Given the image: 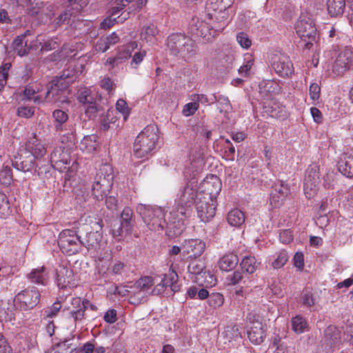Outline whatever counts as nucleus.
<instances>
[{
	"label": "nucleus",
	"mask_w": 353,
	"mask_h": 353,
	"mask_svg": "<svg viewBox=\"0 0 353 353\" xmlns=\"http://www.w3.org/2000/svg\"><path fill=\"white\" fill-rule=\"evenodd\" d=\"M11 67V63H6L0 67V90L6 84V81L8 77V71Z\"/></svg>",
	"instance_id": "nucleus-50"
},
{
	"label": "nucleus",
	"mask_w": 353,
	"mask_h": 353,
	"mask_svg": "<svg viewBox=\"0 0 353 353\" xmlns=\"http://www.w3.org/2000/svg\"><path fill=\"white\" fill-rule=\"evenodd\" d=\"M214 100L219 103L218 108L220 112H229L232 110V108L230 102L227 97L223 95H213Z\"/></svg>",
	"instance_id": "nucleus-42"
},
{
	"label": "nucleus",
	"mask_w": 353,
	"mask_h": 353,
	"mask_svg": "<svg viewBox=\"0 0 353 353\" xmlns=\"http://www.w3.org/2000/svg\"><path fill=\"white\" fill-rule=\"evenodd\" d=\"M325 341L327 345L332 346L340 342V332L336 326L330 325L324 332Z\"/></svg>",
	"instance_id": "nucleus-32"
},
{
	"label": "nucleus",
	"mask_w": 353,
	"mask_h": 353,
	"mask_svg": "<svg viewBox=\"0 0 353 353\" xmlns=\"http://www.w3.org/2000/svg\"><path fill=\"white\" fill-rule=\"evenodd\" d=\"M9 203L6 196L0 192V214H1L2 216L7 215L9 212Z\"/></svg>",
	"instance_id": "nucleus-54"
},
{
	"label": "nucleus",
	"mask_w": 353,
	"mask_h": 353,
	"mask_svg": "<svg viewBox=\"0 0 353 353\" xmlns=\"http://www.w3.org/2000/svg\"><path fill=\"white\" fill-rule=\"evenodd\" d=\"M116 108L123 114L124 119H126L129 114V108L127 103L123 99H119L116 103Z\"/></svg>",
	"instance_id": "nucleus-56"
},
{
	"label": "nucleus",
	"mask_w": 353,
	"mask_h": 353,
	"mask_svg": "<svg viewBox=\"0 0 353 353\" xmlns=\"http://www.w3.org/2000/svg\"><path fill=\"white\" fill-rule=\"evenodd\" d=\"M245 278L249 279L247 276L244 275V273L242 270H235L232 274H228L225 280L229 285H236L240 283H242L246 285Z\"/></svg>",
	"instance_id": "nucleus-37"
},
{
	"label": "nucleus",
	"mask_w": 353,
	"mask_h": 353,
	"mask_svg": "<svg viewBox=\"0 0 353 353\" xmlns=\"http://www.w3.org/2000/svg\"><path fill=\"white\" fill-rule=\"evenodd\" d=\"M259 264L254 256H247L243 259L240 265L243 272L250 274L256 271Z\"/></svg>",
	"instance_id": "nucleus-36"
},
{
	"label": "nucleus",
	"mask_w": 353,
	"mask_h": 353,
	"mask_svg": "<svg viewBox=\"0 0 353 353\" xmlns=\"http://www.w3.org/2000/svg\"><path fill=\"white\" fill-rule=\"evenodd\" d=\"M29 34L30 31L27 30L23 34L17 36L13 41L12 46L14 51L21 57L28 54L30 49V48L28 46V41L25 40L27 34Z\"/></svg>",
	"instance_id": "nucleus-26"
},
{
	"label": "nucleus",
	"mask_w": 353,
	"mask_h": 353,
	"mask_svg": "<svg viewBox=\"0 0 353 353\" xmlns=\"http://www.w3.org/2000/svg\"><path fill=\"white\" fill-rule=\"evenodd\" d=\"M34 114V110L30 107H19L17 109V115L24 118H30Z\"/></svg>",
	"instance_id": "nucleus-59"
},
{
	"label": "nucleus",
	"mask_w": 353,
	"mask_h": 353,
	"mask_svg": "<svg viewBox=\"0 0 353 353\" xmlns=\"http://www.w3.org/2000/svg\"><path fill=\"white\" fill-rule=\"evenodd\" d=\"M236 40L241 47L248 48L251 46V40L244 32H239L236 35Z\"/></svg>",
	"instance_id": "nucleus-55"
},
{
	"label": "nucleus",
	"mask_w": 353,
	"mask_h": 353,
	"mask_svg": "<svg viewBox=\"0 0 353 353\" xmlns=\"http://www.w3.org/2000/svg\"><path fill=\"white\" fill-rule=\"evenodd\" d=\"M137 211L150 230L160 232L165 229V213L161 208L140 204Z\"/></svg>",
	"instance_id": "nucleus-5"
},
{
	"label": "nucleus",
	"mask_w": 353,
	"mask_h": 353,
	"mask_svg": "<svg viewBox=\"0 0 353 353\" xmlns=\"http://www.w3.org/2000/svg\"><path fill=\"white\" fill-rule=\"evenodd\" d=\"M24 150L32 154L35 159H40L46 154L44 144L36 137L35 133H32V136L28 138Z\"/></svg>",
	"instance_id": "nucleus-21"
},
{
	"label": "nucleus",
	"mask_w": 353,
	"mask_h": 353,
	"mask_svg": "<svg viewBox=\"0 0 353 353\" xmlns=\"http://www.w3.org/2000/svg\"><path fill=\"white\" fill-rule=\"evenodd\" d=\"M272 68L281 77H290L294 72L293 63L285 54L274 53L271 56Z\"/></svg>",
	"instance_id": "nucleus-14"
},
{
	"label": "nucleus",
	"mask_w": 353,
	"mask_h": 353,
	"mask_svg": "<svg viewBox=\"0 0 353 353\" xmlns=\"http://www.w3.org/2000/svg\"><path fill=\"white\" fill-rule=\"evenodd\" d=\"M291 323L292 330L296 334H301L304 332L307 328V321L303 316L300 315H297L292 318Z\"/></svg>",
	"instance_id": "nucleus-41"
},
{
	"label": "nucleus",
	"mask_w": 353,
	"mask_h": 353,
	"mask_svg": "<svg viewBox=\"0 0 353 353\" xmlns=\"http://www.w3.org/2000/svg\"><path fill=\"white\" fill-rule=\"evenodd\" d=\"M223 339V343L227 344L232 340L241 338V332L238 325L227 326L221 334Z\"/></svg>",
	"instance_id": "nucleus-33"
},
{
	"label": "nucleus",
	"mask_w": 353,
	"mask_h": 353,
	"mask_svg": "<svg viewBox=\"0 0 353 353\" xmlns=\"http://www.w3.org/2000/svg\"><path fill=\"white\" fill-rule=\"evenodd\" d=\"M350 62V58L345 52L340 53L334 61L333 72L337 75L343 74L348 70Z\"/></svg>",
	"instance_id": "nucleus-28"
},
{
	"label": "nucleus",
	"mask_w": 353,
	"mask_h": 353,
	"mask_svg": "<svg viewBox=\"0 0 353 353\" xmlns=\"http://www.w3.org/2000/svg\"><path fill=\"white\" fill-rule=\"evenodd\" d=\"M155 278L143 276L132 285L127 286L129 302L132 305H139L146 301L148 290L154 283Z\"/></svg>",
	"instance_id": "nucleus-6"
},
{
	"label": "nucleus",
	"mask_w": 353,
	"mask_h": 353,
	"mask_svg": "<svg viewBox=\"0 0 353 353\" xmlns=\"http://www.w3.org/2000/svg\"><path fill=\"white\" fill-rule=\"evenodd\" d=\"M223 302V296L219 293H212L208 299L209 305L214 308L221 306Z\"/></svg>",
	"instance_id": "nucleus-52"
},
{
	"label": "nucleus",
	"mask_w": 353,
	"mask_h": 353,
	"mask_svg": "<svg viewBox=\"0 0 353 353\" xmlns=\"http://www.w3.org/2000/svg\"><path fill=\"white\" fill-rule=\"evenodd\" d=\"M155 125H147L136 137L134 154L137 158L146 157L155 148L159 136Z\"/></svg>",
	"instance_id": "nucleus-3"
},
{
	"label": "nucleus",
	"mask_w": 353,
	"mask_h": 353,
	"mask_svg": "<svg viewBox=\"0 0 353 353\" xmlns=\"http://www.w3.org/2000/svg\"><path fill=\"white\" fill-rule=\"evenodd\" d=\"M167 48L170 52L184 59L190 58L196 53L194 41L181 33L170 34L167 39Z\"/></svg>",
	"instance_id": "nucleus-4"
},
{
	"label": "nucleus",
	"mask_w": 353,
	"mask_h": 353,
	"mask_svg": "<svg viewBox=\"0 0 353 353\" xmlns=\"http://www.w3.org/2000/svg\"><path fill=\"white\" fill-rule=\"evenodd\" d=\"M203 191L201 192V196L215 197L221 190V181L216 175L207 176L203 182Z\"/></svg>",
	"instance_id": "nucleus-20"
},
{
	"label": "nucleus",
	"mask_w": 353,
	"mask_h": 353,
	"mask_svg": "<svg viewBox=\"0 0 353 353\" xmlns=\"http://www.w3.org/2000/svg\"><path fill=\"white\" fill-rule=\"evenodd\" d=\"M345 7V0H327V12L332 17H336L342 14Z\"/></svg>",
	"instance_id": "nucleus-30"
},
{
	"label": "nucleus",
	"mask_w": 353,
	"mask_h": 353,
	"mask_svg": "<svg viewBox=\"0 0 353 353\" xmlns=\"http://www.w3.org/2000/svg\"><path fill=\"white\" fill-rule=\"evenodd\" d=\"M109 165H103L94 177L85 181L86 188H91L92 195L97 201L103 200L112 185L113 176Z\"/></svg>",
	"instance_id": "nucleus-2"
},
{
	"label": "nucleus",
	"mask_w": 353,
	"mask_h": 353,
	"mask_svg": "<svg viewBox=\"0 0 353 353\" xmlns=\"http://www.w3.org/2000/svg\"><path fill=\"white\" fill-rule=\"evenodd\" d=\"M50 162L54 168L61 172L72 169L73 165L70 166V149L63 145L56 147L50 154Z\"/></svg>",
	"instance_id": "nucleus-13"
},
{
	"label": "nucleus",
	"mask_w": 353,
	"mask_h": 353,
	"mask_svg": "<svg viewBox=\"0 0 353 353\" xmlns=\"http://www.w3.org/2000/svg\"><path fill=\"white\" fill-rule=\"evenodd\" d=\"M69 81L61 82V81H54L50 88L46 94V100L50 103L64 102L63 99L65 97L66 88Z\"/></svg>",
	"instance_id": "nucleus-19"
},
{
	"label": "nucleus",
	"mask_w": 353,
	"mask_h": 353,
	"mask_svg": "<svg viewBox=\"0 0 353 353\" xmlns=\"http://www.w3.org/2000/svg\"><path fill=\"white\" fill-rule=\"evenodd\" d=\"M234 0H208L206 9L208 12H218L221 14V20L216 26L219 30H223L227 26L228 12L227 9L230 8Z\"/></svg>",
	"instance_id": "nucleus-15"
},
{
	"label": "nucleus",
	"mask_w": 353,
	"mask_h": 353,
	"mask_svg": "<svg viewBox=\"0 0 353 353\" xmlns=\"http://www.w3.org/2000/svg\"><path fill=\"white\" fill-rule=\"evenodd\" d=\"M205 250V243L199 239H189L182 243V252L188 259H196L201 256Z\"/></svg>",
	"instance_id": "nucleus-17"
},
{
	"label": "nucleus",
	"mask_w": 353,
	"mask_h": 353,
	"mask_svg": "<svg viewBox=\"0 0 353 353\" xmlns=\"http://www.w3.org/2000/svg\"><path fill=\"white\" fill-rule=\"evenodd\" d=\"M12 166L24 172H29L35 166V157L28 151L21 150L12 160Z\"/></svg>",
	"instance_id": "nucleus-18"
},
{
	"label": "nucleus",
	"mask_w": 353,
	"mask_h": 353,
	"mask_svg": "<svg viewBox=\"0 0 353 353\" xmlns=\"http://www.w3.org/2000/svg\"><path fill=\"white\" fill-rule=\"evenodd\" d=\"M272 189V191L274 192L275 194H279L281 199H284L290 193V188L288 185L282 181L275 183Z\"/></svg>",
	"instance_id": "nucleus-46"
},
{
	"label": "nucleus",
	"mask_w": 353,
	"mask_h": 353,
	"mask_svg": "<svg viewBox=\"0 0 353 353\" xmlns=\"http://www.w3.org/2000/svg\"><path fill=\"white\" fill-rule=\"evenodd\" d=\"M97 146V137L93 134L84 137L79 144L81 150L90 153L95 151Z\"/></svg>",
	"instance_id": "nucleus-35"
},
{
	"label": "nucleus",
	"mask_w": 353,
	"mask_h": 353,
	"mask_svg": "<svg viewBox=\"0 0 353 353\" xmlns=\"http://www.w3.org/2000/svg\"><path fill=\"white\" fill-rule=\"evenodd\" d=\"M40 297V292L36 288H28L15 296L14 303L20 310H28L34 308L39 303Z\"/></svg>",
	"instance_id": "nucleus-12"
},
{
	"label": "nucleus",
	"mask_w": 353,
	"mask_h": 353,
	"mask_svg": "<svg viewBox=\"0 0 353 353\" xmlns=\"http://www.w3.org/2000/svg\"><path fill=\"white\" fill-rule=\"evenodd\" d=\"M13 181L12 169L8 166L3 167L0 171V183L4 186H9Z\"/></svg>",
	"instance_id": "nucleus-44"
},
{
	"label": "nucleus",
	"mask_w": 353,
	"mask_h": 353,
	"mask_svg": "<svg viewBox=\"0 0 353 353\" xmlns=\"http://www.w3.org/2000/svg\"><path fill=\"white\" fill-rule=\"evenodd\" d=\"M194 181H189L179 190L174 200V207L170 214L178 220L183 221L190 216L192 208L196 205L201 192H198Z\"/></svg>",
	"instance_id": "nucleus-1"
},
{
	"label": "nucleus",
	"mask_w": 353,
	"mask_h": 353,
	"mask_svg": "<svg viewBox=\"0 0 353 353\" xmlns=\"http://www.w3.org/2000/svg\"><path fill=\"white\" fill-rule=\"evenodd\" d=\"M319 172L317 166H310L307 168L305 176L304 182L319 183Z\"/></svg>",
	"instance_id": "nucleus-43"
},
{
	"label": "nucleus",
	"mask_w": 353,
	"mask_h": 353,
	"mask_svg": "<svg viewBox=\"0 0 353 353\" xmlns=\"http://www.w3.org/2000/svg\"><path fill=\"white\" fill-rule=\"evenodd\" d=\"M112 234L114 238L120 241L125 235L130 234V233H126L124 227L121 223H120L114 225V228L112 230Z\"/></svg>",
	"instance_id": "nucleus-53"
},
{
	"label": "nucleus",
	"mask_w": 353,
	"mask_h": 353,
	"mask_svg": "<svg viewBox=\"0 0 353 353\" xmlns=\"http://www.w3.org/2000/svg\"><path fill=\"white\" fill-rule=\"evenodd\" d=\"M154 278V282L156 281L157 278H160V281H161L167 288L170 287L172 291L176 292L178 290L176 289V286L175 285V283L178 281V274L175 271L169 270L168 272L162 274V276L159 275L155 276Z\"/></svg>",
	"instance_id": "nucleus-31"
},
{
	"label": "nucleus",
	"mask_w": 353,
	"mask_h": 353,
	"mask_svg": "<svg viewBox=\"0 0 353 353\" xmlns=\"http://www.w3.org/2000/svg\"><path fill=\"white\" fill-rule=\"evenodd\" d=\"M93 92L87 88H81L78 92V100L80 103H83V101H88V97L90 94H91Z\"/></svg>",
	"instance_id": "nucleus-63"
},
{
	"label": "nucleus",
	"mask_w": 353,
	"mask_h": 353,
	"mask_svg": "<svg viewBox=\"0 0 353 353\" xmlns=\"http://www.w3.org/2000/svg\"><path fill=\"white\" fill-rule=\"evenodd\" d=\"M58 244L63 253L72 255L78 253L82 249L81 238L77 231L63 230L59 236Z\"/></svg>",
	"instance_id": "nucleus-9"
},
{
	"label": "nucleus",
	"mask_w": 353,
	"mask_h": 353,
	"mask_svg": "<svg viewBox=\"0 0 353 353\" xmlns=\"http://www.w3.org/2000/svg\"><path fill=\"white\" fill-rule=\"evenodd\" d=\"M133 212L130 208H125L121 214V223L125 228L126 233H131L132 230V218Z\"/></svg>",
	"instance_id": "nucleus-38"
},
{
	"label": "nucleus",
	"mask_w": 353,
	"mask_h": 353,
	"mask_svg": "<svg viewBox=\"0 0 353 353\" xmlns=\"http://www.w3.org/2000/svg\"><path fill=\"white\" fill-rule=\"evenodd\" d=\"M104 110L101 105V102L94 103L92 105L85 107V114L90 119H94L98 115L102 116Z\"/></svg>",
	"instance_id": "nucleus-39"
},
{
	"label": "nucleus",
	"mask_w": 353,
	"mask_h": 353,
	"mask_svg": "<svg viewBox=\"0 0 353 353\" xmlns=\"http://www.w3.org/2000/svg\"><path fill=\"white\" fill-rule=\"evenodd\" d=\"M56 272L57 282L59 288H64L74 285L73 283L74 274L70 268L60 265L57 268Z\"/></svg>",
	"instance_id": "nucleus-23"
},
{
	"label": "nucleus",
	"mask_w": 353,
	"mask_h": 353,
	"mask_svg": "<svg viewBox=\"0 0 353 353\" xmlns=\"http://www.w3.org/2000/svg\"><path fill=\"white\" fill-rule=\"evenodd\" d=\"M27 277L32 283L44 285L47 283L48 272L44 267L38 268L32 270Z\"/></svg>",
	"instance_id": "nucleus-29"
},
{
	"label": "nucleus",
	"mask_w": 353,
	"mask_h": 353,
	"mask_svg": "<svg viewBox=\"0 0 353 353\" xmlns=\"http://www.w3.org/2000/svg\"><path fill=\"white\" fill-rule=\"evenodd\" d=\"M107 41L108 40L104 38H101L96 43V50L101 52H104L108 50L110 45Z\"/></svg>",
	"instance_id": "nucleus-61"
},
{
	"label": "nucleus",
	"mask_w": 353,
	"mask_h": 353,
	"mask_svg": "<svg viewBox=\"0 0 353 353\" xmlns=\"http://www.w3.org/2000/svg\"><path fill=\"white\" fill-rule=\"evenodd\" d=\"M247 334L252 343L259 345L263 343L265 337V330L262 323L256 321L252 323Z\"/></svg>",
	"instance_id": "nucleus-24"
},
{
	"label": "nucleus",
	"mask_w": 353,
	"mask_h": 353,
	"mask_svg": "<svg viewBox=\"0 0 353 353\" xmlns=\"http://www.w3.org/2000/svg\"><path fill=\"white\" fill-rule=\"evenodd\" d=\"M280 241L285 244H288L291 242L293 239V236L291 231L285 230L280 232L279 234Z\"/></svg>",
	"instance_id": "nucleus-64"
},
{
	"label": "nucleus",
	"mask_w": 353,
	"mask_h": 353,
	"mask_svg": "<svg viewBox=\"0 0 353 353\" xmlns=\"http://www.w3.org/2000/svg\"><path fill=\"white\" fill-rule=\"evenodd\" d=\"M301 301L302 304L305 307H312L315 305L316 299L313 293L307 290L303 292Z\"/></svg>",
	"instance_id": "nucleus-49"
},
{
	"label": "nucleus",
	"mask_w": 353,
	"mask_h": 353,
	"mask_svg": "<svg viewBox=\"0 0 353 353\" xmlns=\"http://www.w3.org/2000/svg\"><path fill=\"white\" fill-rule=\"evenodd\" d=\"M89 304L88 301H83L80 297L72 298L71 307H69L70 314L74 322L81 321L84 318L85 311Z\"/></svg>",
	"instance_id": "nucleus-22"
},
{
	"label": "nucleus",
	"mask_w": 353,
	"mask_h": 353,
	"mask_svg": "<svg viewBox=\"0 0 353 353\" xmlns=\"http://www.w3.org/2000/svg\"><path fill=\"white\" fill-rule=\"evenodd\" d=\"M52 116L56 121V129L57 130H62V124L68 119L67 113L61 110H56L53 112Z\"/></svg>",
	"instance_id": "nucleus-45"
},
{
	"label": "nucleus",
	"mask_w": 353,
	"mask_h": 353,
	"mask_svg": "<svg viewBox=\"0 0 353 353\" xmlns=\"http://www.w3.org/2000/svg\"><path fill=\"white\" fill-rule=\"evenodd\" d=\"M289 256L285 250H281L276 259L272 263V265L275 269L281 268L288 261Z\"/></svg>",
	"instance_id": "nucleus-48"
},
{
	"label": "nucleus",
	"mask_w": 353,
	"mask_h": 353,
	"mask_svg": "<svg viewBox=\"0 0 353 353\" xmlns=\"http://www.w3.org/2000/svg\"><path fill=\"white\" fill-rule=\"evenodd\" d=\"M295 28L296 34L304 43V48L310 49L318 38L314 21L305 15H301L296 23Z\"/></svg>",
	"instance_id": "nucleus-7"
},
{
	"label": "nucleus",
	"mask_w": 353,
	"mask_h": 353,
	"mask_svg": "<svg viewBox=\"0 0 353 353\" xmlns=\"http://www.w3.org/2000/svg\"><path fill=\"white\" fill-rule=\"evenodd\" d=\"M338 169L344 176L353 177V156L345 153L341 154L338 162Z\"/></svg>",
	"instance_id": "nucleus-25"
},
{
	"label": "nucleus",
	"mask_w": 353,
	"mask_h": 353,
	"mask_svg": "<svg viewBox=\"0 0 353 353\" xmlns=\"http://www.w3.org/2000/svg\"><path fill=\"white\" fill-rule=\"evenodd\" d=\"M145 54V51H140L135 52L134 56L132 57V60L131 62L132 66L135 68H137L138 65L143 61Z\"/></svg>",
	"instance_id": "nucleus-60"
},
{
	"label": "nucleus",
	"mask_w": 353,
	"mask_h": 353,
	"mask_svg": "<svg viewBox=\"0 0 353 353\" xmlns=\"http://www.w3.org/2000/svg\"><path fill=\"white\" fill-rule=\"evenodd\" d=\"M199 108V103L197 102H191L186 104L183 110V113L185 116H190Z\"/></svg>",
	"instance_id": "nucleus-57"
},
{
	"label": "nucleus",
	"mask_w": 353,
	"mask_h": 353,
	"mask_svg": "<svg viewBox=\"0 0 353 353\" xmlns=\"http://www.w3.org/2000/svg\"><path fill=\"white\" fill-rule=\"evenodd\" d=\"M112 113V112H110V110H108L107 112L106 116L105 117H103V119H101V130L105 131L110 128V124L111 123V121L114 119L113 117L110 119V117L112 116L111 115Z\"/></svg>",
	"instance_id": "nucleus-62"
},
{
	"label": "nucleus",
	"mask_w": 353,
	"mask_h": 353,
	"mask_svg": "<svg viewBox=\"0 0 353 353\" xmlns=\"http://www.w3.org/2000/svg\"><path fill=\"white\" fill-rule=\"evenodd\" d=\"M219 22L215 23L214 25L210 24L203 21L192 20V23L189 28V32L192 37H201L206 41H211L218 33L221 32L223 30H219L216 28Z\"/></svg>",
	"instance_id": "nucleus-11"
},
{
	"label": "nucleus",
	"mask_w": 353,
	"mask_h": 353,
	"mask_svg": "<svg viewBox=\"0 0 353 353\" xmlns=\"http://www.w3.org/2000/svg\"><path fill=\"white\" fill-rule=\"evenodd\" d=\"M227 220L232 226L238 227L245 222V216L241 210L234 209L228 212Z\"/></svg>",
	"instance_id": "nucleus-34"
},
{
	"label": "nucleus",
	"mask_w": 353,
	"mask_h": 353,
	"mask_svg": "<svg viewBox=\"0 0 353 353\" xmlns=\"http://www.w3.org/2000/svg\"><path fill=\"white\" fill-rule=\"evenodd\" d=\"M74 51L72 47L69 46L68 44H64L61 48V50L60 52H56L52 56L54 57V58H51V60L57 61L61 60L63 59H65L69 57H72V53Z\"/></svg>",
	"instance_id": "nucleus-47"
},
{
	"label": "nucleus",
	"mask_w": 353,
	"mask_h": 353,
	"mask_svg": "<svg viewBox=\"0 0 353 353\" xmlns=\"http://www.w3.org/2000/svg\"><path fill=\"white\" fill-rule=\"evenodd\" d=\"M198 216L203 222H208L215 215L216 207L213 199L201 196L196 203Z\"/></svg>",
	"instance_id": "nucleus-16"
},
{
	"label": "nucleus",
	"mask_w": 353,
	"mask_h": 353,
	"mask_svg": "<svg viewBox=\"0 0 353 353\" xmlns=\"http://www.w3.org/2000/svg\"><path fill=\"white\" fill-rule=\"evenodd\" d=\"M303 189L306 197L311 199L317 193L319 183H310V181L304 182Z\"/></svg>",
	"instance_id": "nucleus-51"
},
{
	"label": "nucleus",
	"mask_w": 353,
	"mask_h": 353,
	"mask_svg": "<svg viewBox=\"0 0 353 353\" xmlns=\"http://www.w3.org/2000/svg\"><path fill=\"white\" fill-rule=\"evenodd\" d=\"M309 92H310V98L313 101H316L319 99L321 88L318 83H312L310 86Z\"/></svg>",
	"instance_id": "nucleus-58"
},
{
	"label": "nucleus",
	"mask_w": 353,
	"mask_h": 353,
	"mask_svg": "<svg viewBox=\"0 0 353 353\" xmlns=\"http://www.w3.org/2000/svg\"><path fill=\"white\" fill-rule=\"evenodd\" d=\"M238 263L239 258L237 255L233 253H228L219 259L218 265L222 271L229 272L234 269Z\"/></svg>",
	"instance_id": "nucleus-27"
},
{
	"label": "nucleus",
	"mask_w": 353,
	"mask_h": 353,
	"mask_svg": "<svg viewBox=\"0 0 353 353\" xmlns=\"http://www.w3.org/2000/svg\"><path fill=\"white\" fill-rule=\"evenodd\" d=\"M158 33L157 28L154 24H150L143 28L141 32V39L146 42H152Z\"/></svg>",
	"instance_id": "nucleus-40"
},
{
	"label": "nucleus",
	"mask_w": 353,
	"mask_h": 353,
	"mask_svg": "<svg viewBox=\"0 0 353 353\" xmlns=\"http://www.w3.org/2000/svg\"><path fill=\"white\" fill-rule=\"evenodd\" d=\"M205 263L202 260H191L188 267V272L195 283L200 286L212 287L216 284V279L210 272L205 270Z\"/></svg>",
	"instance_id": "nucleus-8"
},
{
	"label": "nucleus",
	"mask_w": 353,
	"mask_h": 353,
	"mask_svg": "<svg viewBox=\"0 0 353 353\" xmlns=\"http://www.w3.org/2000/svg\"><path fill=\"white\" fill-rule=\"evenodd\" d=\"M101 219L94 218V220L93 221L90 217V227L91 229L94 230L95 231L88 232L85 237L81 239L82 248L85 247L88 250L93 251H97L99 249H100L101 243L103 238L101 233Z\"/></svg>",
	"instance_id": "nucleus-10"
}]
</instances>
